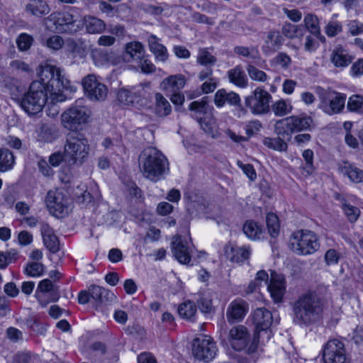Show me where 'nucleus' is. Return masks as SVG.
Wrapping results in <instances>:
<instances>
[{
	"mask_svg": "<svg viewBox=\"0 0 363 363\" xmlns=\"http://www.w3.org/2000/svg\"><path fill=\"white\" fill-rule=\"evenodd\" d=\"M326 301L315 291L302 294L292 304L294 322L299 325H309L318 321Z\"/></svg>",
	"mask_w": 363,
	"mask_h": 363,
	"instance_id": "1",
	"label": "nucleus"
},
{
	"mask_svg": "<svg viewBox=\"0 0 363 363\" xmlns=\"http://www.w3.org/2000/svg\"><path fill=\"white\" fill-rule=\"evenodd\" d=\"M38 77L40 80L38 81L43 84L52 104L65 101L67 99L65 91L76 90L70 84V82L61 74L60 69L55 66L48 64L40 66Z\"/></svg>",
	"mask_w": 363,
	"mask_h": 363,
	"instance_id": "2",
	"label": "nucleus"
},
{
	"mask_svg": "<svg viewBox=\"0 0 363 363\" xmlns=\"http://www.w3.org/2000/svg\"><path fill=\"white\" fill-rule=\"evenodd\" d=\"M139 165L144 177L154 182L164 178L169 172L168 160L153 147H147L141 152Z\"/></svg>",
	"mask_w": 363,
	"mask_h": 363,
	"instance_id": "3",
	"label": "nucleus"
},
{
	"mask_svg": "<svg viewBox=\"0 0 363 363\" xmlns=\"http://www.w3.org/2000/svg\"><path fill=\"white\" fill-rule=\"evenodd\" d=\"M65 163L69 166L82 165L89 153L88 140L79 133L68 135L64 145Z\"/></svg>",
	"mask_w": 363,
	"mask_h": 363,
	"instance_id": "4",
	"label": "nucleus"
},
{
	"mask_svg": "<svg viewBox=\"0 0 363 363\" xmlns=\"http://www.w3.org/2000/svg\"><path fill=\"white\" fill-rule=\"evenodd\" d=\"M43 84L38 81L31 83L29 90L19 100L21 107L28 114L40 113L48 99Z\"/></svg>",
	"mask_w": 363,
	"mask_h": 363,
	"instance_id": "5",
	"label": "nucleus"
},
{
	"mask_svg": "<svg viewBox=\"0 0 363 363\" xmlns=\"http://www.w3.org/2000/svg\"><path fill=\"white\" fill-rule=\"evenodd\" d=\"M122 57L125 62L135 63L144 74H152L156 70L155 66L146 55L144 45L139 41L126 43Z\"/></svg>",
	"mask_w": 363,
	"mask_h": 363,
	"instance_id": "6",
	"label": "nucleus"
},
{
	"mask_svg": "<svg viewBox=\"0 0 363 363\" xmlns=\"http://www.w3.org/2000/svg\"><path fill=\"white\" fill-rule=\"evenodd\" d=\"M291 250L299 255H307L314 253L319 247V242L315 233L301 230L294 232L289 240Z\"/></svg>",
	"mask_w": 363,
	"mask_h": 363,
	"instance_id": "7",
	"label": "nucleus"
},
{
	"mask_svg": "<svg viewBox=\"0 0 363 363\" xmlns=\"http://www.w3.org/2000/svg\"><path fill=\"white\" fill-rule=\"evenodd\" d=\"M82 101H76L75 104L64 111L61 116L62 126L72 131L82 129L84 125L89 121V109L81 104Z\"/></svg>",
	"mask_w": 363,
	"mask_h": 363,
	"instance_id": "8",
	"label": "nucleus"
},
{
	"mask_svg": "<svg viewBox=\"0 0 363 363\" xmlns=\"http://www.w3.org/2000/svg\"><path fill=\"white\" fill-rule=\"evenodd\" d=\"M312 123L313 119L306 113L294 115L278 120L274 130L277 135H286L289 140L293 133L308 130Z\"/></svg>",
	"mask_w": 363,
	"mask_h": 363,
	"instance_id": "9",
	"label": "nucleus"
},
{
	"mask_svg": "<svg viewBox=\"0 0 363 363\" xmlns=\"http://www.w3.org/2000/svg\"><path fill=\"white\" fill-rule=\"evenodd\" d=\"M272 101V95L262 86H257L245 97V106L253 115L261 116L269 112Z\"/></svg>",
	"mask_w": 363,
	"mask_h": 363,
	"instance_id": "10",
	"label": "nucleus"
},
{
	"mask_svg": "<svg viewBox=\"0 0 363 363\" xmlns=\"http://www.w3.org/2000/svg\"><path fill=\"white\" fill-rule=\"evenodd\" d=\"M346 95L334 91H323L320 94L319 108L328 115L340 113L345 104Z\"/></svg>",
	"mask_w": 363,
	"mask_h": 363,
	"instance_id": "11",
	"label": "nucleus"
},
{
	"mask_svg": "<svg viewBox=\"0 0 363 363\" xmlns=\"http://www.w3.org/2000/svg\"><path fill=\"white\" fill-rule=\"evenodd\" d=\"M348 360L345 344L337 339L328 340L322 352L320 363H347Z\"/></svg>",
	"mask_w": 363,
	"mask_h": 363,
	"instance_id": "12",
	"label": "nucleus"
},
{
	"mask_svg": "<svg viewBox=\"0 0 363 363\" xmlns=\"http://www.w3.org/2000/svg\"><path fill=\"white\" fill-rule=\"evenodd\" d=\"M45 203L50 212L56 217H63L68 213L69 199L62 191L50 190Z\"/></svg>",
	"mask_w": 363,
	"mask_h": 363,
	"instance_id": "13",
	"label": "nucleus"
},
{
	"mask_svg": "<svg viewBox=\"0 0 363 363\" xmlns=\"http://www.w3.org/2000/svg\"><path fill=\"white\" fill-rule=\"evenodd\" d=\"M217 348L215 342L208 336H200L194 340L192 353L195 358L209 362L216 354Z\"/></svg>",
	"mask_w": 363,
	"mask_h": 363,
	"instance_id": "14",
	"label": "nucleus"
},
{
	"mask_svg": "<svg viewBox=\"0 0 363 363\" xmlns=\"http://www.w3.org/2000/svg\"><path fill=\"white\" fill-rule=\"evenodd\" d=\"M85 94L91 101H104L108 94L107 86L101 82L96 75L88 74L82 79Z\"/></svg>",
	"mask_w": 363,
	"mask_h": 363,
	"instance_id": "15",
	"label": "nucleus"
},
{
	"mask_svg": "<svg viewBox=\"0 0 363 363\" xmlns=\"http://www.w3.org/2000/svg\"><path fill=\"white\" fill-rule=\"evenodd\" d=\"M35 297L40 304L45 307L50 302H56L59 298L58 287L49 279L41 280L35 291Z\"/></svg>",
	"mask_w": 363,
	"mask_h": 363,
	"instance_id": "16",
	"label": "nucleus"
},
{
	"mask_svg": "<svg viewBox=\"0 0 363 363\" xmlns=\"http://www.w3.org/2000/svg\"><path fill=\"white\" fill-rule=\"evenodd\" d=\"M45 21L52 23L53 27L51 28L57 33H72L75 30L74 23L76 21L68 12H53Z\"/></svg>",
	"mask_w": 363,
	"mask_h": 363,
	"instance_id": "17",
	"label": "nucleus"
},
{
	"mask_svg": "<svg viewBox=\"0 0 363 363\" xmlns=\"http://www.w3.org/2000/svg\"><path fill=\"white\" fill-rule=\"evenodd\" d=\"M228 341L235 350L242 351L249 344L250 335L245 326L241 325H236L230 330Z\"/></svg>",
	"mask_w": 363,
	"mask_h": 363,
	"instance_id": "18",
	"label": "nucleus"
},
{
	"mask_svg": "<svg viewBox=\"0 0 363 363\" xmlns=\"http://www.w3.org/2000/svg\"><path fill=\"white\" fill-rule=\"evenodd\" d=\"M172 252L175 258L182 264H188L192 252L190 242L181 236H175L172 241Z\"/></svg>",
	"mask_w": 363,
	"mask_h": 363,
	"instance_id": "19",
	"label": "nucleus"
},
{
	"mask_svg": "<svg viewBox=\"0 0 363 363\" xmlns=\"http://www.w3.org/2000/svg\"><path fill=\"white\" fill-rule=\"evenodd\" d=\"M284 43V38L278 30H270L266 33L264 44L262 46L263 53L269 56L279 50Z\"/></svg>",
	"mask_w": 363,
	"mask_h": 363,
	"instance_id": "20",
	"label": "nucleus"
},
{
	"mask_svg": "<svg viewBox=\"0 0 363 363\" xmlns=\"http://www.w3.org/2000/svg\"><path fill=\"white\" fill-rule=\"evenodd\" d=\"M139 87H140V89L137 90L135 89H127L125 88L119 89L117 93L118 101L127 106L138 104L143 95V92H144L146 89L150 88V82L140 84Z\"/></svg>",
	"mask_w": 363,
	"mask_h": 363,
	"instance_id": "21",
	"label": "nucleus"
},
{
	"mask_svg": "<svg viewBox=\"0 0 363 363\" xmlns=\"http://www.w3.org/2000/svg\"><path fill=\"white\" fill-rule=\"evenodd\" d=\"M248 310L247 303L242 299L232 301L226 311V318L230 323L239 322L245 316Z\"/></svg>",
	"mask_w": 363,
	"mask_h": 363,
	"instance_id": "22",
	"label": "nucleus"
},
{
	"mask_svg": "<svg viewBox=\"0 0 363 363\" xmlns=\"http://www.w3.org/2000/svg\"><path fill=\"white\" fill-rule=\"evenodd\" d=\"M267 289L275 303L281 302L286 291L284 277L276 272H272L270 283L267 285Z\"/></svg>",
	"mask_w": 363,
	"mask_h": 363,
	"instance_id": "23",
	"label": "nucleus"
},
{
	"mask_svg": "<svg viewBox=\"0 0 363 363\" xmlns=\"http://www.w3.org/2000/svg\"><path fill=\"white\" fill-rule=\"evenodd\" d=\"M273 321L272 313L264 308H257L253 314V322L255 325V333L259 336L260 332L267 331Z\"/></svg>",
	"mask_w": 363,
	"mask_h": 363,
	"instance_id": "24",
	"label": "nucleus"
},
{
	"mask_svg": "<svg viewBox=\"0 0 363 363\" xmlns=\"http://www.w3.org/2000/svg\"><path fill=\"white\" fill-rule=\"evenodd\" d=\"M354 57L350 52L340 45L335 46L330 55L332 64L337 68H345L351 64Z\"/></svg>",
	"mask_w": 363,
	"mask_h": 363,
	"instance_id": "25",
	"label": "nucleus"
},
{
	"mask_svg": "<svg viewBox=\"0 0 363 363\" xmlns=\"http://www.w3.org/2000/svg\"><path fill=\"white\" fill-rule=\"evenodd\" d=\"M40 233L45 247L52 253L57 252L60 250V242L53 229L48 223L42 222Z\"/></svg>",
	"mask_w": 363,
	"mask_h": 363,
	"instance_id": "26",
	"label": "nucleus"
},
{
	"mask_svg": "<svg viewBox=\"0 0 363 363\" xmlns=\"http://www.w3.org/2000/svg\"><path fill=\"white\" fill-rule=\"evenodd\" d=\"M186 77L181 74L170 75L164 78L160 84V89L167 94L179 91L185 86Z\"/></svg>",
	"mask_w": 363,
	"mask_h": 363,
	"instance_id": "27",
	"label": "nucleus"
},
{
	"mask_svg": "<svg viewBox=\"0 0 363 363\" xmlns=\"http://www.w3.org/2000/svg\"><path fill=\"white\" fill-rule=\"evenodd\" d=\"M225 255L233 262L242 263L247 259L250 255L248 247H239L233 244H228L224 247Z\"/></svg>",
	"mask_w": 363,
	"mask_h": 363,
	"instance_id": "28",
	"label": "nucleus"
},
{
	"mask_svg": "<svg viewBox=\"0 0 363 363\" xmlns=\"http://www.w3.org/2000/svg\"><path fill=\"white\" fill-rule=\"evenodd\" d=\"M214 103L217 107H223L225 104L241 107V99L235 92H228L224 89H218L214 96Z\"/></svg>",
	"mask_w": 363,
	"mask_h": 363,
	"instance_id": "29",
	"label": "nucleus"
},
{
	"mask_svg": "<svg viewBox=\"0 0 363 363\" xmlns=\"http://www.w3.org/2000/svg\"><path fill=\"white\" fill-rule=\"evenodd\" d=\"M90 292L91 300L94 302L96 308L101 305H106L115 298V296L111 291L99 286H91Z\"/></svg>",
	"mask_w": 363,
	"mask_h": 363,
	"instance_id": "30",
	"label": "nucleus"
},
{
	"mask_svg": "<svg viewBox=\"0 0 363 363\" xmlns=\"http://www.w3.org/2000/svg\"><path fill=\"white\" fill-rule=\"evenodd\" d=\"M147 44L150 51L155 55L158 61L166 62L169 57L167 50L164 45L160 43V39L155 35H150L147 38Z\"/></svg>",
	"mask_w": 363,
	"mask_h": 363,
	"instance_id": "31",
	"label": "nucleus"
},
{
	"mask_svg": "<svg viewBox=\"0 0 363 363\" xmlns=\"http://www.w3.org/2000/svg\"><path fill=\"white\" fill-rule=\"evenodd\" d=\"M25 11L35 18H42L50 13V8L45 0H29Z\"/></svg>",
	"mask_w": 363,
	"mask_h": 363,
	"instance_id": "32",
	"label": "nucleus"
},
{
	"mask_svg": "<svg viewBox=\"0 0 363 363\" xmlns=\"http://www.w3.org/2000/svg\"><path fill=\"white\" fill-rule=\"evenodd\" d=\"M229 82L238 87L245 89L248 86V79L242 65H238L227 72Z\"/></svg>",
	"mask_w": 363,
	"mask_h": 363,
	"instance_id": "33",
	"label": "nucleus"
},
{
	"mask_svg": "<svg viewBox=\"0 0 363 363\" xmlns=\"http://www.w3.org/2000/svg\"><path fill=\"white\" fill-rule=\"evenodd\" d=\"M196 120L200 125L201 128L208 135L213 138L218 137V132L217 130V124L216 118L212 116H204L199 117L196 116Z\"/></svg>",
	"mask_w": 363,
	"mask_h": 363,
	"instance_id": "34",
	"label": "nucleus"
},
{
	"mask_svg": "<svg viewBox=\"0 0 363 363\" xmlns=\"http://www.w3.org/2000/svg\"><path fill=\"white\" fill-rule=\"evenodd\" d=\"M276 138L265 137L262 140L263 144L268 148L279 152H286L288 148L286 135H277Z\"/></svg>",
	"mask_w": 363,
	"mask_h": 363,
	"instance_id": "35",
	"label": "nucleus"
},
{
	"mask_svg": "<svg viewBox=\"0 0 363 363\" xmlns=\"http://www.w3.org/2000/svg\"><path fill=\"white\" fill-rule=\"evenodd\" d=\"M155 108L156 114L164 117L172 112V106L168 100L160 92L155 94Z\"/></svg>",
	"mask_w": 363,
	"mask_h": 363,
	"instance_id": "36",
	"label": "nucleus"
},
{
	"mask_svg": "<svg viewBox=\"0 0 363 363\" xmlns=\"http://www.w3.org/2000/svg\"><path fill=\"white\" fill-rule=\"evenodd\" d=\"M340 171L354 183L363 182V170L348 162H344Z\"/></svg>",
	"mask_w": 363,
	"mask_h": 363,
	"instance_id": "37",
	"label": "nucleus"
},
{
	"mask_svg": "<svg viewBox=\"0 0 363 363\" xmlns=\"http://www.w3.org/2000/svg\"><path fill=\"white\" fill-rule=\"evenodd\" d=\"M84 22L86 30L89 33H101L106 28V24L104 21L94 16H85Z\"/></svg>",
	"mask_w": 363,
	"mask_h": 363,
	"instance_id": "38",
	"label": "nucleus"
},
{
	"mask_svg": "<svg viewBox=\"0 0 363 363\" xmlns=\"http://www.w3.org/2000/svg\"><path fill=\"white\" fill-rule=\"evenodd\" d=\"M9 69L12 74L25 76L33 72L30 65L21 60H14L9 63Z\"/></svg>",
	"mask_w": 363,
	"mask_h": 363,
	"instance_id": "39",
	"label": "nucleus"
},
{
	"mask_svg": "<svg viewBox=\"0 0 363 363\" xmlns=\"http://www.w3.org/2000/svg\"><path fill=\"white\" fill-rule=\"evenodd\" d=\"M212 292L208 290L199 294V298L196 301L201 312L206 313H210L212 312Z\"/></svg>",
	"mask_w": 363,
	"mask_h": 363,
	"instance_id": "40",
	"label": "nucleus"
},
{
	"mask_svg": "<svg viewBox=\"0 0 363 363\" xmlns=\"http://www.w3.org/2000/svg\"><path fill=\"white\" fill-rule=\"evenodd\" d=\"M243 233L252 240H258L261 238L263 234V230L257 223L253 220H247L245 223L242 228Z\"/></svg>",
	"mask_w": 363,
	"mask_h": 363,
	"instance_id": "41",
	"label": "nucleus"
},
{
	"mask_svg": "<svg viewBox=\"0 0 363 363\" xmlns=\"http://www.w3.org/2000/svg\"><path fill=\"white\" fill-rule=\"evenodd\" d=\"M337 199L341 202L342 208L351 223H354L359 218L360 214L359 209L348 203L346 199L337 196Z\"/></svg>",
	"mask_w": 363,
	"mask_h": 363,
	"instance_id": "42",
	"label": "nucleus"
},
{
	"mask_svg": "<svg viewBox=\"0 0 363 363\" xmlns=\"http://www.w3.org/2000/svg\"><path fill=\"white\" fill-rule=\"evenodd\" d=\"M293 106L289 100L279 99L272 105V110L278 117L284 116L292 111Z\"/></svg>",
	"mask_w": 363,
	"mask_h": 363,
	"instance_id": "43",
	"label": "nucleus"
},
{
	"mask_svg": "<svg viewBox=\"0 0 363 363\" xmlns=\"http://www.w3.org/2000/svg\"><path fill=\"white\" fill-rule=\"evenodd\" d=\"M14 164L13 153L6 148L0 149V171L6 172L12 169Z\"/></svg>",
	"mask_w": 363,
	"mask_h": 363,
	"instance_id": "44",
	"label": "nucleus"
},
{
	"mask_svg": "<svg viewBox=\"0 0 363 363\" xmlns=\"http://www.w3.org/2000/svg\"><path fill=\"white\" fill-rule=\"evenodd\" d=\"M178 313L182 318L193 321L196 306L193 301H186L179 306Z\"/></svg>",
	"mask_w": 363,
	"mask_h": 363,
	"instance_id": "45",
	"label": "nucleus"
},
{
	"mask_svg": "<svg viewBox=\"0 0 363 363\" xmlns=\"http://www.w3.org/2000/svg\"><path fill=\"white\" fill-rule=\"evenodd\" d=\"M216 58L207 48H200L198 52L196 62L205 67H213L216 63Z\"/></svg>",
	"mask_w": 363,
	"mask_h": 363,
	"instance_id": "46",
	"label": "nucleus"
},
{
	"mask_svg": "<svg viewBox=\"0 0 363 363\" xmlns=\"http://www.w3.org/2000/svg\"><path fill=\"white\" fill-rule=\"evenodd\" d=\"M266 223L268 232L272 238H276L279 233V221L277 216L274 213L267 215Z\"/></svg>",
	"mask_w": 363,
	"mask_h": 363,
	"instance_id": "47",
	"label": "nucleus"
},
{
	"mask_svg": "<svg viewBox=\"0 0 363 363\" xmlns=\"http://www.w3.org/2000/svg\"><path fill=\"white\" fill-rule=\"evenodd\" d=\"M189 110L192 111L191 117L196 119V116L203 117L206 116L207 102L205 100L195 101L189 104Z\"/></svg>",
	"mask_w": 363,
	"mask_h": 363,
	"instance_id": "48",
	"label": "nucleus"
},
{
	"mask_svg": "<svg viewBox=\"0 0 363 363\" xmlns=\"http://www.w3.org/2000/svg\"><path fill=\"white\" fill-rule=\"evenodd\" d=\"M347 108L350 111L363 113V96H351L348 99Z\"/></svg>",
	"mask_w": 363,
	"mask_h": 363,
	"instance_id": "49",
	"label": "nucleus"
},
{
	"mask_svg": "<svg viewBox=\"0 0 363 363\" xmlns=\"http://www.w3.org/2000/svg\"><path fill=\"white\" fill-rule=\"evenodd\" d=\"M45 266L39 262H28L25 268V273L33 277H40L44 274Z\"/></svg>",
	"mask_w": 363,
	"mask_h": 363,
	"instance_id": "50",
	"label": "nucleus"
},
{
	"mask_svg": "<svg viewBox=\"0 0 363 363\" xmlns=\"http://www.w3.org/2000/svg\"><path fill=\"white\" fill-rule=\"evenodd\" d=\"M269 280L268 274L264 271L260 270L257 273L256 278L254 281H252L247 289V293H253L257 290V289L261 286L262 282L264 281V284H267Z\"/></svg>",
	"mask_w": 363,
	"mask_h": 363,
	"instance_id": "51",
	"label": "nucleus"
},
{
	"mask_svg": "<svg viewBox=\"0 0 363 363\" xmlns=\"http://www.w3.org/2000/svg\"><path fill=\"white\" fill-rule=\"evenodd\" d=\"M303 28L297 25L290 23H285L282 27V34L290 39L298 37L303 34Z\"/></svg>",
	"mask_w": 363,
	"mask_h": 363,
	"instance_id": "52",
	"label": "nucleus"
},
{
	"mask_svg": "<svg viewBox=\"0 0 363 363\" xmlns=\"http://www.w3.org/2000/svg\"><path fill=\"white\" fill-rule=\"evenodd\" d=\"M246 69L250 78L253 81L265 82L268 79L267 74L264 71L259 69L253 65H247Z\"/></svg>",
	"mask_w": 363,
	"mask_h": 363,
	"instance_id": "53",
	"label": "nucleus"
},
{
	"mask_svg": "<svg viewBox=\"0 0 363 363\" xmlns=\"http://www.w3.org/2000/svg\"><path fill=\"white\" fill-rule=\"evenodd\" d=\"M304 23L306 28L311 33L315 35L320 34V28L318 26V19L316 16L308 13L304 17Z\"/></svg>",
	"mask_w": 363,
	"mask_h": 363,
	"instance_id": "54",
	"label": "nucleus"
},
{
	"mask_svg": "<svg viewBox=\"0 0 363 363\" xmlns=\"http://www.w3.org/2000/svg\"><path fill=\"white\" fill-rule=\"evenodd\" d=\"M302 156L305 161V164L302 166V169L308 175H311L314 170L313 152L310 149L306 150L303 152Z\"/></svg>",
	"mask_w": 363,
	"mask_h": 363,
	"instance_id": "55",
	"label": "nucleus"
},
{
	"mask_svg": "<svg viewBox=\"0 0 363 363\" xmlns=\"http://www.w3.org/2000/svg\"><path fill=\"white\" fill-rule=\"evenodd\" d=\"M33 42V38L27 33H21L16 40L18 48L21 51L28 50Z\"/></svg>",
	"mask_w": 363,
	"mask_h": 363,
	"instance_id": "56",
	"label": "nucleus"
},
{
	"mask_svg": "<svg viewBox=\"0 0 363 363\" xmlns=\"http://www.w3.org/2000/svg\"><path fill=\"white\" fill-rule=\"evenodd\" d=\"M342 30L341 23L337 21H331L325 26V32L328 37H334Z\"/></svg>",
	"mask_w": 363,
	"mask_h": 363,
	"instance_id": "57",
	"label": "nucleus"
},
{
	"mask_svg": "<svg viewBox=\"0 0 363 363\" xmlns=\"http://www.w3.org/2000/svg\"><path fill=\"white\" fill-rule=\"evenodd\" d=\"M273 62L283 69H286L291 64V58L285 52H279L274 57Z\"/></svg>",
	"mask_w": 363,
	"mask_h": 363,
	"instance_id": "58",
	"label": "nucleus"
},
{
	"mask_svg": "<svg viewBox=\"0 0 363 363\" xmlns=\"http://www.w3.org/2000/svg\"><path fill=\"white\" fill-rule=\"evenodd\" d=\"M340 254L334 249L328 250L325 254V261L328 265H334L338 263Z\"/></svg>",
	"mask_w": 363,
	"mask_h": 363,
	"instance_id": "59",
	"label": "nucleus"
},
{
	"mask_svg": "<svg viewBox=\"0 0 363 363\" xmlns=\"http://www.w3.org/2000/svg\"><path fill=\"white\" fill-rule=\"evenodd\" d=\"M45 44L49 48L57 50L62 47L64 40L59 35H52L47 39Z\"/></svg>",
	"mask_w": 363,
	"mask_h": 363,
	"instance_id": "60",
	"label": "nucleus"
},
{
	"mask_svg": "<svg viewBox=\"0 0 363 363\" xmlns=\"http://www.w3.org/2000/svg\"><path fill=\"white\" fill-rule=\"evenodd\" d=\"M43 138L48 142L53 140L57 137V131L55 127L44 125L42 128Z\"/></svg>",
	"mask_w": 363,
	"mask_h": 363,
	"instance_id": "61",
	"label": "nucleus"
},
{
	"mask_svg": "<svg viewBox=\"0 0 363 363\" xmlns=\"http://www.w3.org/2000/svg\"><path fill=\"white\" fill-rule=\"evenodd\" d=\"M349 32L352 35H357L363 33V23L357 21H350L347 24Z\"/></svg>",
	"mask_w": 363,
	"mask_h": 363,
	"instance_id": "62",
	"label": "nucleus"
},
{
	"mask_svg": "<svg viewBox=\"0 0 363 363\" xmlns=\"http://www.w3.org/2000/svg\"><path fill=\"white\" fill-rule=\"evenodd\" d=\"M6 335L7 337L13 342L23 340L22 332L16 328H9L6 330Z\"/></svg>",
	"mask_w": 363,
	"mask_h": 363,
	"instance_id": "63",
	"label": "nucleus"
},
{
	"mask_svg": "<svg viewBox=\"0 0 363 363\" xmlns=\"http://www.w3.org/2000/svg\"><path fill=\"white\" fill-rule=\"evenodd\" d=\"M350 73L353 77H359L363 74V59H359L350 68Z\"/></svg>",
	"mask_w": 363,
	"mask_h": 363,
	"instance_id": "64",
	"label": "nucleus"
}]
</instances>
